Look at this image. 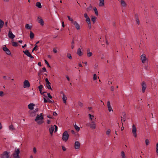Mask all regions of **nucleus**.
Segmentation results:
<instances>
[{
  "instance_id": "1",
  "label": "nucleus",
  "mask_w": 158,
  "mask_h": 158,
  "mask_svg": "<svg viewBox=\"0 0 158 158\" xmlns=\"http://www.w3.org/2000/svg\"><path fill=\"white\" fill-rule=\"evenodd\" d=\"M20 153V151L19 148H15V151L12 154V156L13 158H20L19 154Z\"/></svg>"
},
{
  "instance_id": "2",
  "label": "nucleus",
  "mask_w": 158,
  "mask_h": 158,
  "mask_svg": "<svg viewBox=\"0 0 158 158\" xmlns=\"http://www.w3.org/2000/svg\"><path fill=\"white\" fill-rule=\"evenodd\" d=\"M69 135L67 131H64L62 135V139L65 142H66L68 140L69 138Z\"/></svg>"
},
{
  "instance_id": "3",
  "label": "nucleus",
  "mask_w": 158,
  "mask_h": 158,
  "mask_svg": "<svg viewBox=\"0 0 158 158\" xmlns=\"http://www.w3.org/2000/svg\"><path fill=\"white\" fill-rule=\"evenodd\" d=\"M0 158H11L10 157L9 152L7 151L4 152L0 156Z\"/></svg>"
},
{
  "instance_id": "4",
  "label": "nucleus",
  "mask_w": 158,
  "mask_h": 158,
  "mask_svg": "<svg viewBox=\"0 0 158 158\" xmlns=\"http://www.w3.org/2000/svg\"><path fill=\"white\" fill-rule=\"evenodd\" d=\"M2 49L7 55L11 56L10 50L7 47H3Z\"/></svg>"
},
{
  "instance_id": "5",
  "label": "nucleus",
  "mask_w": 158,
  "mask_h": 158,
  "mask_svg": "<svg viewBox=\"0 0 158 158\" xmlns=\"http://www.w3.org/2000/svg\"><path fill=\"white\" fill-rule=\"evenodd\" d=\"M42 113H40V114H37L35 120L37 121L39 120H42L44 118L43 116H42Z\"/></svg>"
},
{
  "instance_id": "6",
  "label": "nucleus",
  "mask_w": 158,
  "mask_h": 158,
  "mask_svg": "<svg viewBox=\"0 0 158 158\" xmlns=\"http://www.w3.org/2000/svg\"><path fill=\"white\" fill-rule=\"evenodd\" d=\"M132 132L134 137H136L137 136L136 128L135 125L134 124L132 125Z\"/></svg>"
},
{
  "instance_id": "7",
  "label": "nucleus",
  "mask_w": 158,
  "mask_h": 158,
  "mask_svg": "<svg viewBox=\"0 0 158 158\" xmlns=\"http://www.w3.org/2000/svg\"><path fill=\"white\" fill-rule=\"evenodd\" d=\"M142 86V92L143 93L145 92L147 88V85L145 81H143L141 84Z\"/></svg>"
},
{
  "instance_id": "8",
  "label": "nucleus",
  "mask_w": 158,
  "mask_h": 158,
  "mask_svg": "<svg viewBox=\"0 0 158 158\" xmlns=\"http://www.w3.org/2000/svg\"><path fill=\"white\" fill-rule=\"evenodd\" d=\"M30 86V84L28 81L27 80H25L23 82V87L26 88V87L29 88Z\"/></svg>"
},
{
  "instance_id": "9",
  "label": "nucleus",
  "mask_w": 158,
  "mask_h": 158,
  "mask_svg": "<svg viewBox=\"0 0 158 158\" xmlns=\"http://www.w3.org/2000/svg\"><path fill=\"white\" fill-rule=\"evenodd\" d=\"M141 60H142V62L144 64L145 63L146 61L147 60V59L146 58V56L144 54L142 55L141 56Z\"/></svg>"
},
{
  "instance_id": "10",
  "label": "nucleus",
  "mask_w": 158,
  "mask_h": 158,
  "mask_svg": "<svg viewBox=\"0 0 158 158\" xmlns=\"http://www.w3.org/2000/svg\"><path fill=\"white\" fill-rule=\"evenodd\" d=\"M80 143L79 141H76L74 143V148L76 149H79L80 148Z\"/></svg>"
},
{
  "instance_id": "11",
  "label": "nucleus",
  "mask_w": 158,
  "mask_h": 158,
  "mask_svg": "<svg viewBox=\"0 0 158 158\" xmlns=\"http://www.w3.org/2000/svg\"><path fill=\"white\" fill-rule=\"evenodd\" d=\"M8 37H9L11 39H14L15 37V35L10 30L8 32Z\"/></svg>"
},
{
  "instance_id": "12",
  "label": "nucleus",
  "mask_w": 158,
  "mask_h": 158,
  "mask_svg": "<svg viewBox=\"0 0 158 158\" xmlns=\"http://www.w3.org/2000/svg\"><path fill=\"white\" fill-rule=\"evenodd\" d=\"M73 25L75 26V27L77 30H79L80 29V26L79 24L76 22L74 21L73 22Z\"/></svg>"
},
{
  "instance_id": "13",
  "label": "nucleus",
  "mask_w": 158,
  "mask_h": 158,
  "mask_svg": "<svg viewBox=\"0 0 158 158\" xmlns=\"http://www.w3.org/2000/svg\"><path fill=\"white\" fill-rule=\"evenodd\" d=\"M38 22L40 23L41 26H43L44 24V22L42 19L38 17L37 19Z\"/></svg>"
},
{
  "instance_id": "14",
  "label": "nucleus",
  "mask_w": 158,
  "mask_h": 158,
  "mask_svg": "<svg viewBox=\"0 0 158 158\" xmlns=\"http://www.w3.org/2000/svg\"><path fill=\"white\" fill-rule=\"evenodd\" d=\"M90 127L93 129H95L96 128V124L94 121H92L90 123Z\"/></svg>"
},
{
  "instance_id": "15",
  "label": "nucleus",
  "mask_w": 158,
  "mask_h": 158,
  "mask_svg": "<svg viewBox=\"0 0 158 158\" xmlns=\"http://www.w3.org/2000/svg\"><path fill=\"white\" fill-rule=\"evenodd\" d=\"M107 106L108 109V110L109 112L113 110L111 106L110 105V102L109 101H108L107 102Z\"/></svg>"
},
{
  "instance_id": "16",
  "label": "nucleus",
  "mask_w": 158,
  "mask_h": 158,
  "mask_svg": "<svg viewBox=\"0 0 158 158\" xmlns=\"http://www.w3.org/2000/svg\"><path fill=\"white\" fill-rule=\"evenodd\" d=\"M54 130V127L53 126H51V127L49 129V131L50 134L52 135L53 134V132Z\"/></svg>"
},
{
  "instance_id": "17",
  "label": "nucleus",
  "mask_w": 158,
  "mask_h": 158,
  "mask_svg": "<svg viewBox=\"0 0 158 158\" xmlns=\"http://www.w3.org/2000/svg\"><path fill=\"white\" fill-rule=\"evenodd\" d=\"M77 54L79 56H81L83 54V53L81 52V49L79 48L77 50Z\"/></svg>"
},
{
  "instance_id": "18",
  "label": "nucleus",
  "mask_w": 158,
  "mask_h": 158,
  "mask_svg": "<svg viewBox=\"0 0 158 158\" xmlns=\"http://www.w3.org/2000/svg\"><path fill=\"white\" fill-rule=\"evenodd\" d=\"M35 106V104L33 103H30L28 105V108L30 110L33 109V106Z\"/></svg>"
},
{
  "instance_id": "19",
  "label": "nucleus",
  "mask_w": 158,
  "mask_h": 158,
  "mask_svg": "<svg viewBox=\"0 0 158 158\" xmlns=\"http://www.w3.org/2000/svg\"><path fill=\"white\" fill-rule=\"evenodd\" d=\"M62 99L64 103L65 104H66V100L67 98L64 94H63Z\"/></svg>"
},
{
  "instance_id": "20",
  "label": "nucleus",
  "mask_w": 158,
  "mask_h": 158,
  "mask_svg": "<svg viewBox=\"0 0 158 158\" xmlns=\"http://www.w3.org/2000/svg\"><path fill=\"white\" fill-rule=\"evenodd\" d=\"M99 6H103L104 5V0H99Z\"/></svg>"
},
{
  "instance_id": "21",
  "label": "nucleus",
  "mask_w": 158,
  "mask_h": 158,
  "mask_svg": "<svg viewBox=\"0 0 158 158\" xmlns=\"http://www.w3.org/2000/svg\"><path fill=\"white\" fill-rule=\"evenodd\" d=\"M4 24V21L1 19H0V32L1 31V29L3 27Z\"/></svg>"
},
{
  "instance_id": "22",
  "label": "nucleus",
  "mask_w": 158,
  "mask_h": 158,
  "mask_svg": "<svg viewBox=\"0 0 158 158\" xmlns=\"http://www.w3.org/2000/svg\"><path fill=\"white\" fill-rule=\"evenodd\" d=\"M23 52L24 53V54L27 55V56H28L30 55V54H31L29 51L27 49L25 51H23Z\"/></svg>"
},
{
  "instance_id": "23",
  "label": "nucleus",
  "mask_w": 158,
  "mask_h": 158,
  "mask_svg": "<svg viewBox=\"0 0 158 158\" xmlns=\"http://www.w3.org/2000/svg\"><path fill=\"white\" fill-rule=\"evenodd\" d=\"M135 19L136 20L137 23L138 25H139L140 22H139V16H138V15L137 14H135Z\"/></svg>"
},
{
  "instance_id": "24",
  "label": "nucleus",
  "mask_w": 158,
  "mask_h": 158,
  "mask_svg": "<svg viewBox=\"0 0 158 158\" xmlns=\"http://www.w3.org/2000/svg\"><path fill=\"white\" fill-rule=\"evenodd\" d=\"M34 37V34L31 31H30V37L31 39H33Z\"/></svg>"
},
{
  "instance_id": "25",
  "label": "nucleus",
  "mask_w": 158,
  "mask_h": 158,
  "mask_svg": "<svg viewBox=\"0 0 158 158\" xmlns=\"http://www.w3.org/2000/svg\"><path fill=\"white\" fill-rule=\"evenodd\" d=\"M25 28L27 29H31V26H29V24H26L25 26Z\"/></svg>"
},
{
  "instance_id": "26",
  "label": "nucleus",
  "mask_w": 158,
  "mask_h": 158,
  "mask_svg": "<svg viewBox=\"0 0 158 158\" xmlns=\"http://www.w3.org/2000/svg\"><path fill=\"white\" fill-rule=\"evenodd\" d=\"M97 18L94 16H92L91 20L93 22V23H94L95 22Z\"/></svg>"
},
{
  "instance_id": "27",
  "label": "nucleus",
  "mask_w": 158,
  "mask_h": 158,
  "mask_svg": "<svg viewBox=\"0 0 158 158\" xmlns=\"http://www.w3.org/2000/svg\"><path fill=\"white\" fill-rule=\"evenodd\" d=\"M36 6L39 8H41L42 6L41 3L40 2H37L36 3Z\"/></svg>"
},
{
  "instance_id": "28",
  "label": "nucleus",
  "mask_w": 158,
  "mask_h": 158,
  "mask_svg": "<svg viewBox=\"0 0 158 158\" xmlns=\"http://www.w3.org/2000/svg\"><path fill=\"white\" fill-rule=\"evenodd\" d=\"M51 83H50L49 84H46V86L47 88H48L49 89H50L51 90H52V89L51 86Z\"/></svg>"
},
{
  "instance_id": "29",
  "label": "nucleus",
  "mask_w": 158,
  "mask_h": 158,
  "mask_svg": "<svg viewBox=\"0 0 158 158\" xmlns=\"http://www.w3.org/2000/svg\"><path fill=\"white\" fill-rule=\"evenodd\" d=\"M12 46L14 47H17L18 46V43L16 42H12Z\"/></svg>"
},
{
  "instance_id": "30",
  "label": "nucleus",
  "mask_w": 158,
  "mask_h": 158,
  "mask_svg": "<svg viewBox=\"0 0 158 158\" xmlns=\"http://www.w3.org/2000/svg\"><path fill=\"white\" fill-rule=\"evenodd\" d=\"M74 39L73 38L72 40V42H71V48L72 49H73V48H74Z\"/></svg>"
},
{
  "instance_id": "31",
  "label": "nucleus",
  "mask_w": 158,
  "mask_h": 158,
  "mask_svg": "<svg viewBox=\"0 0 158 158\" xmlns=\"http://www.w3.org/2000/svg\"><path fill=\"white\" fill-rule=\"evenodd\" d=\"M92 8V6L91 4L89 5V7H87L86 9V10L87 11H89L91 10Z\"/></svg>"
},
{
  "instance_id": "32",
  "label": "nucleus",
  "mask_w": 158,
  "mask_h": 158,
  "mask_svg": "<svg viewBox=\"0 0 158 158\" xmlns=\"http://www.w3.org/2000/svg\"><path fill=\"white\" fill-rule=\"evenodd\" d=\"M121 3L122 6H126V3L125 1L123 0H121Z\"/></svg>"
},
{
  "instance_id": "33",
  "label": "nucleus",
  "mask_w": 158,
  "mask_h": 158,
  "mask_svg": "<svg viewBox=\"0 0 158 158\" xmlns=\"http://www.w3.org/2000/svg\"><path fill=\"white\" fill-rule=\"evenodd\" d=\"M121 156H122V158H126V156L125 154V153L123 151H122L121 152Z\"/></svg>"
},
{
  "instance_id": "34",
  "label": "nucleus",
  "mask_w": 158,
  "mask_h": 158,
  "mask_svg": "<svg viewBox=\"0 0 158 158\" xmlns=\"http://www.w3.org/2000/svg\"><path fill=\"white\" fill-rule=\"evenodd\" d=\"M9 129L10 130L13 131L15 129L13 125H11L9 126Z\"/></svg>"
},
{
  "instance_id": "35",
  "label": "nucleus",
  "mask_w": 158,
  "mask_h": 158,
  "mask_svg": "<svg viewBox=\"0 0 158 158\" xmlns=\"http://www.w3.org/2000/svg\"><path fill=\"white\" fill-rule=\"evenodd\" d=\"M67 56L69 59L71 60L72 59V57L71 55V54L70 53H68L67 55Z\"/></svg>"
},
{
  "instance_id": "36",
  "label": "nucleus",
  "mask_w": 158,
  "mask_h": 158,
  "mask_svg": "<svg viewBox=\"0 0 158 158\" xmlns=\"http://www.w3.org/2000/svg\"><path fill=\"white\" fill-rule=\"evenodd\" d=\"M94 10L95 12V14L97 15H98V11L96 7H95L94 8Z\"/></svg>"
},
{
  "instance_id": "37",
  "label": "nucleus",
  "mask_w": 158,
  "mask_h": 158,
  "mask_svg": "<svg viewBox=\"0 0 158 158\" xmlns=\"http://www.w3.org/2000/svg\"><path fill=\"white\" fill-rule=\"evenodd\" d=\"M43 88V85H40L38 87L39 91L40 92H41L42 91V89Z\"/></svg>"
},
{
  "instance_id": "38",
  "label": "nucleus",
  "mask_w": 158,
  "mask_h": 158,
  "mask_svg": "<svg viewBox=\"0 0 158 158\" xmlns=\"http://www.w3.org/2000/svg\"><path fill=\"white\" fill-rule=\"evenodd\" d=\"M142 105H141V104H140L138 106H137V109L138 110H142Z\"/></svg>"
},
{
  "instance_id": "39",
  "label": "nucleus",
  "mask_w": 158,
  "mask_h": 158,
  "mask_svg": "<svg viewBox=\"0 0 158 158\" xmlns=\"http://www.w3.org/2000/svg\"><path fill=\"white\" fill-rule=\"evenodd\" d=\"M67 17L68 19L71 22V23H73V22L74 21L69 16H68Z\"/></svg>"
},
{
  "instance_id": "40",
  "label": "nucleus",
  "mask_w": 158,
  "mask_h": 158,
  "mask_svg": "<svg viewBox=\"0 0 158 158\" xmlns=\"http://www.w3.org/2000/svg\"><path fill=\"white\" fill-rule=\"evenodd\" d=\"M85 21L88 23H90V19L89 17L86 18Z\"/></svg>"
},
{
  "instance_id": "41",
  "label": "nucleus",
  "mask_w": 158,
  "mask_h": 158,
  "mask_svg": "<svg viewBox=\"0 0 158 158\" xmlns=\"http://www.w3.org/2000/svg\"><path fill=\"white\" fill-rule=\"evenodd\" d=\"M74 127L76 130L77 131H79L80 129V128L77 126L76 124L74 126Z\"/></svg>"
},
{
  "instance_id": "42",
  "label": "nucleus",
  "mask_w": 158,
  "mask_h": 158,
  "mask_svg": "<svg viewBox=\"0 0 158 158\" xmlns=\"http://www.w3.org/2000/svg\"><path fill=\"white\" fill-rule=\"evenodd\" d=\"M38 47V46H37V45H36V44H35V47H34V48H33L32 50V52H33V51H34L35 50H37V49H36V48H37Z\"/></svg>"
},
{
  "instance_id": "43",
  "label": "nucleus",
  "mask_w": 158,
  "mask_h": 158,
  "mask_svg": "<svg viewBox=\"0 0 158 158\" xmlns=\"http://www.w3.org/2000/svg\"><path fill=\"white\" fill-rule=\"evenodd\" d=\"M92 53L91 52H89L87 53V56L88 57H90L92 56Z\"/></svg>"
},
{
  "instance_id": "44",
  "label": "nucleus",
  "mask_w": 158,
  "mask_h": 158,
  "mask_svg": "<svg viewBox=\"0 0 158 158\" xmlns=\"http://www.w3.org/2000/svg\"><path fill=\"white\" fill-rule=\"evenodd\" d=\"M145 143L146 145H148L149 144V141L148 139H146L145 140Z\"/></svg>"
},
{
  "instance_id": "45",
  "label": "nucleus",
  "mask_w": 158,
  "mask_h": 158,
  "mask_svg": "<svg viewBox=\"0 0 158 158\" xmlns=\"http://www.w3.org/2000/svg\"><path fill=\"white\" fill-rule=\"evenodd\" d=\"M110 131H111L110 129H108V130H107V131L106 132V135H109L110 133Z\"/></svg>"
},
{
  "instance_id": "46",
  "label": "nucleus",
  "mask_w": 158,
  "mask_h": 158,
  "mask_svg": "<svg viewBox=\"0 0 158 158\" xmlns=\"http://www.w3.org/2000/svg\"><path fill=\"white\" fill-rule=\"evenodd\" d=\"M78 105L81 107H82L83 106V104L80 102H78Z\"/></svg>"
},
{
  "instance_id": "47",
  "label": "nucleus",
  "mask_w": 158,
  "mask_h": 158,
  "mask_svg": "<svg viewBox=\"0 0 158 158\" xmlns=\"http://www.w3.org/2000/svg\"><path fill=\"white\" fill-rule=\"evenodd\" d=\"M156 152L157 155H158V143H157L156 144Z\"/></svg>"
},
{
  "instance_id": "48",
  "label": "nucleus",
  "mask_w": 158,
  "mask_h": 158,
  "mask_svg": "<svg viewBox=\"0 0 158 158\" xmlns=\"http://www.w3.org/2000/svg\"><path fill=\"white\" fill-rule=\"evenodd\" d=\"M43 122L42 121V120L37 121V123L40 125L42 124Z\"/></svg>"
},
{
  "instance_id": "49",
  "label": "nucleus",
  "mask_w": 158,
  "mask_h": 158,
  "mask_svg": "<svg viewBox=\"0 0 158 158\" xmlns=\"http://www.w3.org/2000/svg\"><path fill=\"white\" fill-rule=\"evenodd\" d=\"M44 61H45V63L47 64L48 66L50 67V65L49 64L48 62L46 60H45Z\"/></svg>"
},
{
  "instance_id": "50",
  "label": "nucleus",
  "mask_w": 158,
  "mask_h": 158,
  "mask_svg": "<svg viewBox=\"0 0 158 158\" xmlns=\"http://www.w3.org/2000/svg\"><path fill=\"white\" fill-rule=\"evenodd\" d=\"M97 78V77L96 76V74H94V76H93V80H95Z\"/></svg>"
},
{
  "instance_id": "51",
  "label": "nucleus",
  "mask_w": 158,
  "mask_h": 158,
  "mask_svg": "<svg viewBox=\"0 0 158 158\" xmlns=\"http://www.w3.org/2000/svg\"><path fill=\"white\" fill-rule=\"evenodd\" d=\"M53 51L55 53H56L57 52V51L56 48H53Z\"/></svg>"
},
{
  "instance_id": "52",
  "label": "nucleus",
  "mask_w": 158,
  "mask_h": 158,
  "mask_svg": "<svg viewBox=\"0 0 158 158\" xmlns=\"http://www.w3.org/2000/svg\"><path fill=\"white\" fill-rule=\"evenodd\" d=\"M43 72V71H41V70H40V71L38 73V76L40 77V74H41V73Z\"/></svg>"
},
{
  "instance_id": "53",
  "label": "nucleus",
  "mask_w": 158,
  "mask_h": 158,
  "mask_svg": "<svg viewBox=\"0 0 158 158\" xmlns=\"http://www.w3.org/2000/svg\"><path fill=\"white\" fill-rule=\"evenodd\" d=\"M48 97L50 98H52V97L51 95L49 93H48L47 94Z\"/></svg>"
},
{
  "instance_id": "54",
  "label": "nucleus",
  "mask_w": 158,
  "mask_h": 158,
  "mask_svg": "<svg viewBox=\"0 0 158 158\" xmlns=\"http://www.w3.org/2000/svg\"><path fill=\"white\" fill-rule=\"evenodd\" d=\"M89 118L91 120H92V117H91V116H93V117L94 118V116L93 115H91L90 114H89Z\"/></svg>"
},
{
  "instance_id": "55",
  "label": "nucleus",
  "mask_w": 158,
  "mask_h": 158,
  "mask_svg": "<svg viewBox=\"0 0 158 158\" xmlns=\"http://www.w3.org/2000/svg\"><path fill=\"white\" fill-rule=\"evenodd\" d=\"M54 126H55V128L54 132H56V131H57V130L58 127H57L56 125H54Z\"/></svg>"
},
{
  "instance_id": "56",
  "label": "nucleus",
  "mask_w": 158,
  "mask_h": 158,
  "mask_svg": "<svg viewBox=\"0 0 158 158\" xmlns=\"http://www.w3.org/2000/svg\"><path fill=\"white\" fill-rule=\"evenodd\" d=\"M33 151L34 153H36V149L35 148H33Z\"/></svg>"
},
{
  "instance_id": "57",
  "label": "nucleus",
  "mask_w": 158,
  "mask_h": 158,
  "mask_svg": "<svg viewBox=\"0 0 158 158\" xmlns=\"http://www.w3.org/2000/svg\"><path fill=\"white\" fill-rule=\"evenodd\" d=\"M45 81L46 82V83L47 84H49L50 82H49L48 79L47 78H46L45 79Z\"/></svg>"
},
{
  "instance_id": "58",
  "label": "nucleus",
  "mask_w": 158,
  "mask_h": 158,
  "mask_svg": "<svg viewBox=\"0 0 158 158\" xmlns=\"http://www.w3.org/2000/svg\"><path fill=\"white\" fill-rule=\"evenodd\" d=\"M121 118H122L121 120L122 121L123 120V121L124 122H125L126 121V117H123V118H122V117H121Z\"/></svg>"
},
{
  "instance_id": "59",
  "label": "nucleus",
  "mask_w": 158,
  "mask_h": 158,
  "mask_svg": "<svg viewBox=\"0 0 158 158\" xmlns=\"http://www.w3.org/2000/svg\"><path fill=\"white\" fill-rule=\"evenodd\" d=\"M144 69H145L146 70H149V69L148 68V66L147 65H145L144 67Z\"/></svg>"
},
{
  "instance_id": "60",
  "label": "nucleus",
  "mask_w": 158,
  "mask_h": 158,
  "mask_svg": "<svg viewBox=\"0 0 158 158\" xmlns=\"http://www.w3.org/2000/svg\"><path fill=\"white\" fill-rule=\"evenodd\" d=\"M3 92L2 91H0V96L2 97L3 96Z\"/></svg>"
},
{
  "instance_id": "61",
  "label": "nucleus",
  "mask_w": 158,
  "mask_h": 158,
  "mask_svg": "<svg viewBox=\"0 0 158 158\" xmlns=\"http://www.w3.org/2000/svg\"><path fill=\"white\" fill-rule=\"evenodd\" d=\"M43 72H47L46 69L45 67H44L42 68Z\"/></svg>"
},
{
  "instance_id": "62",
  "label": "nucleus",
  "mask_w": 158,
  "mask_h": 158,
  "mask_svg": "<svg viewBox=\"0 0 158 158\" xmlns=\"http://www.w3.org/2000/svg\"><path fill=\"white\" fill-rule=\"evenodd\" d=\"M88 24L89 28V29H90L91 28V23H88Z\"/></svg>"
},
{
  "instance_id": "63",
  "label": "nucleus",
  "mask_w": 158,
  "mask_h": 158,
  "mask_svg": "<svg viewBox=\"0 0 158 158\" xmlns=\"http://www.w3.org/2000/svg\"><path fill=\"white\" fill-rule=\"evenodd\" d=\"M84 17L85 18H87L89 17L87 13H85L84 15Z\"/></svg>"
},
{
  "instance_id": "64",
  "label": "nucleus",
  "mask_w": 158,
  "mask_h": 158,
  "mask_svg": "<svg viewBox=\"0 0 158 158\" xmlns=\"http://www.w3.org/2000/svg\"><path fill=\"white\" fill-rule=\"evenodd\" d=\"M53 114L54 116H56L57 115V113L55 112H54L53 113Z\"/></svg>"
}]
</instances>
